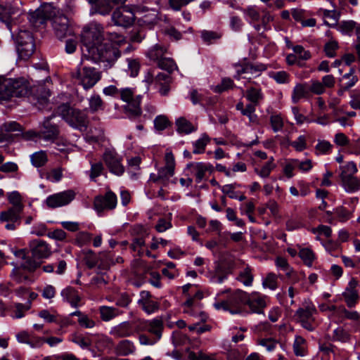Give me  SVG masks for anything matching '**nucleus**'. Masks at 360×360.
Wrapping results in <instances>:
<instances>
[{"instance_id": "09e8293b", "label": "nucleus", "mask_w": 360, "mask_h": 360, "mask_svg": "<svg viewBox=\"0 0 360 360\" xmlns=\"http://www.w3.org/2000/svg\"><path fill=\"white\" fill-rule=\"evenodd\" d=\"M256 106L254 103H249L242 110L241 113L243 115L248 116L250 122H255L257 118V116L254 115Z\"/></svg>"}, {"instance_id": "c9c22d12", "label": "nucleus", "mask_w": 360, "mask_h": 360, "mask_svg": "<svg viewBox=\"0 0 360 360\" xmlns=\"http://www.w3.org/2000/svg\"><path fill=\"white\" fill-rule=\"evenodd\" d=\"M171 125V122L165 115H159L154 120V127L157 131H162Z\"/></svg>"}, {"instance_id": "ea45409f", "label": "nucleus", "mask_w": 360, "mask_h": 360, "mask_svg": "<svg viewBox=\"0 0 360 360\" xmlns=\"http://www.w3.org/2000/svg\"><path fill=\"white\" fill-rule=\"evenodd\" d=\"M209 141L210 138L208 136L204 134L201 139L195 141L194 144L195 148L193 150V153L199 154L203 153L205 151V146L209 143Z\"/></svg>"}, {"instance_id": "2eb2a0df", "label": "nucleus", "mask_w": 360, "mask_h": 360, "mask_svg": "<svg viewBox=\"0 0 360 360\" xmlns=\"http://www.w3.org/2000/svg\"><path fill=\"white\" fill-rule=\"evenodd\" d=\"M32 252V258L43 259L50 256L51 252L49 245L41 240H33L29 244Z\"/></svg>"}, {"instance_id": "774afa93", "label": "nucleus", "mask_w": 360, "mask_h": 360, "mask_svg": "<svg viewBox=\"0 0 360 360\" xmlns=\"http://www.w3.org/2000/svg\"><path fill=\"white\" fill-rule=\"evenodd\" d=\"M188 359L189 360H212V359L209 356L202 353V352H199V354L198 355L193 352H190L188 354Z\"/></svg>"}, {"instance_id": "a18cd8bd", "label": "nucleus", "mask_w": 360, "mask_h": 360, "mask_svg": "<svg viewBox=\"0 0 360 360\" xmlns=\"http://www.w3.org/2000/svg\"><path fill=\"white\" fill-rule=\"evenodd\" d=\"M338 48V42L335 41H331L325 44L324 51L328 57L333 58L335 56V51Z\"/></svg>"}, {"instance_id": "f704fd0d", "label": "nucleus", "mask_w": 360, "mask_h": 360, "mask_svg": "<svg viewBox=\"0 0 360 360\" xmlns=\"http://www.w3.org/2000/svg\"><path fill=\"white\" fill-rule=\"evenodd\" d=\"M100 313L101 319L107 321L117 314V310L113 307L103 306L100 308Z\"/></svg>"}, {"instance_id": "58836bf2", "label": "nucleus", "mask_w": 360, "mask_h": 360, "mask_svg": "<svg viewBox=\"0 0 360 360\" xmlns=\"http://www.w3.org/2000/svg\"><path fill=\"white\" fill-rule=\"evenodd\" d=\"M84 260L89 269L94 268L98 264V258L92 250H88L84 252Z\"/></svg>"}, {"instance_id": "6ab92c4d", "label": "nucleus", "mask_w": 360, "mask_h": 360, "mask_svg": "<svg viewBox=\"0 0 360 360\" xmlns=\"http://www.w3.org/2000/svg\"><path fill=\"white\" fill-rule=\"evenodd\" d=\"M61 295L71 306L77 307L78 302L80 301V297L77 291L72 287H67L61 292Z\"/></svg>"}, {"instance_id": "a19ab883", "label": "nucleus", "mask_w": 360, "mask_h": 360, "mask_svg": "<svg viewBox=\"0 0 360 360\" xmlns=\"http://www.w3.org/2000/svg\"><path fill=\"white\" fill-rule=\"evenodd\" d=\"M299 255L300 258L304 261L305 264H307L309 266H311L312 262L314 259V255L310 249H302L299 252Z\"/></svg>"}, {"instance_id": "9b49d317", "label": "nucleus", "mask_w": 360, "mask_h": 360, "mask_svg": "<svg viewBox=\"0 0 360 360\" xmlns=\"http://www.w3.org/2000/svg\"><path fill=\"white\" fill-rule=\"evenodd\" d=\"M52 26L54 30L56 36L62 39L70 32L69 20L63 14L56 15L55 12L52 13Z\"/></svg>"}, {"instance_id": "6e6552de", "label": "nucleus", "mask_w": 360, "mask_h": 360, "mask_svg": "<svg viewBox=\"0 0 360 360\" xmlns=\"http://www.w3.org/2000/svg\"><path fill=\"white\" fill-rule=\"evenodd\" d=\"M53 9L50 5H45L29 13L28 20L34 28H39L46 25V21L52 18Z\"/></svg>"}, {"instance_id": "4468645a", "label": "nucleus", "mask_w": 360, "mask_h": 360, "mask_svg": "<svg viewBox=\"0 0 360 360\" xmlns=\"http://www.w3.org/2000/svg\"><path fill=\"white\" fill-rule=\"evenodd\" d=\"M117 204V197L112 191L106 193L105 196H97L94 200L95 210L101 212L105 209L112 210Z\"/></svg>"}, {"instance_id": "c85d7f7f", "label": "nucleus", "mask_w": 360, "mask_h": 360, "mask_svg": "<svg viewBox=\"0 0 360 360\" xmlns=\"http://www.w3.org/2000/svg\"><path fill=\"white\" fill-rule=\"evenodd\" d=\"M166 51V49L160 45H155L149 50L148 56L153 60L158 61L160 58H163V56Z\"/></svg>"}, {"instance_id": "39448f33", "label": "nucleus", "mask_w": 360, "mask_h": 360, "mask_svg": "<svg viewBox=\"0 0 360 360\" xmlns=\"http://www.w3.org/2000/svg\"><path fill=\"white\" fill-rule=\"evenodd\" d=\"M80 65L81 67L72 73V77L77 79L85 89H90L101 79V72L94 68L82 66V63Z\"/></svg>"}, {"instance_id": "13d9d810", "label": "nucleus", "mask_w": 360, "mask_h": 360, "mask_svg": "<svg viewBox=\"0 0 360 360\" xmlns=\"http://www.w3.org/2000/svg\"><path fill=\"white\" fill-rule=\"evenodd\" d=\"M104 167L101 162H97L91 165V172H90V178L91 179H95L97 176L101 175L102 171Z\"/></svg>"}, {"instance_id": "7ed1b4c3", "label": "nucleus", "mask_w": 360, "mask_h": 360, "mask_svg": "<svg viewBox=\"0 0 360 360\" xmlns=\"http://www.w3.org/2000/svg\"><path fill=\"white\" fill-rule=\"evenodd\" d=\"M56 113L75 129L80 131H85L87 129L89 119L85 111L74 108L68 103H63L57 107Z\"/></svg>"}, {"instance_id": "680f3d73", "label": "nucleus", "mask_w": 360, "mask_h": 360, "mask_svg": "<svg viewBox=\"0 0 360 360\" xmlns=\"http://www.w3.org/2000/svg\"><path fill=\"white\" fill-rule=\"evenodd\" d=\"M264 287H268L271 290L276 288V276L274 274H269L263 283Z\"/></svg>"}, {"instance_id": "79ce46f5", "label": "nucleus", "mask_w": 360, "mask_h": 360, "mask_svg": "<svg viewBox=\"0 0 360 360\" xmlns=\"http://www.w3.org/2000/svg\"><path fill=\"white\" fill-rule=\"evenodd\" d=\"M8 198L15 210H22L23 205L21 202V196L18 192L13 191L9 193Z\"/></svg>"}, {"instance_id": "e433bc0d", "label": "nucleus", "mask_w": 360, "mask_h": 360, "mask_svg": "<svg viewBox=\"0 0 360 360\" xmlns=\"http://www.w3.org/2000/svg\"><path fill=\"white\" fill-rule=\"evenodd\" d=\"M238 279L245 285H250L253 281V276L251 273V269L247 266L238 275Z\"/></svg>"}, {"instance_id": "e2e57ef3", "label": "nucleus", "mask_w": 360, "mask_h": 360, "mask_svg": "<svg viewBox=\"0 0 360 360\" xmlns=\"http://www.w3.org/2000/svg\"><path fill=\"white\" fill-rule=\"evenodd\" d=\"M236 184H228L225 185L221 188V191L225 195H228L230 198L235 199L237 198L238 196L236 195L234 189L236 187Z\"/></svg>"}, {"instance_id": "cd10ccee", "label": "nucleus", "mask_w": 360, "mask_h": 360, "mask_svg": "<svg viewBox=\"0 0 360 360\" xmlns=\"http://www.w3.org/2000/svg\"><path fill=\"white\" fill-rule=\"evenodd\" d=\"M114 333L120 338L127 337L132 333V328L129 322H124L115 328Z\"/></svg>"}, {"instance_id": "69168bd1", "label": "nucleus", "mask_w": 360, "mask_h": 360, "mask_svg": "<svg viewBox=\"0 0 360 360\" xmlns=\"http://www.w3.org/2000/svg\"><path fill=\"white\" fill-rule=\"evenodd\" d=\"M174 171L170 173L167 167H161L158 170V179H162V181H167L171 176L174 175Z\"/></svg>"}, {"instance_id": "72a5a7b5", "label": "nucleus", "mask_w": 360, "mask_h": 360, "mask_svg": "<svg viewBox=\"0 0 360 360\" xmlns=\"http://www.w3.org/2000/svg\"><path fill=\"white\" fill-rule=\"evenodd\" d=\"M163 329V324L161 320L154 319L150 323L148 331L156 335L157 339H160Z\"/></svg>"}, {"instance_id": "a878e982", "label": "nucleus", "mask_w": 360, "mask_h": 360, "mask_svg": "<svg viewBox=\"0 0 360 360\" xmlns=\"http://www.w3.org/2000/svg\"><path fill=\"white\" fill-rule=\"evenodd\" d=\"M247 304L252 312L257 314L263 313V309L266 306V303L262 298L250 299L249 297Z\"/></svg>"}, {"instance_id": "f8f14e48", "label": "nucleus", "mask_w": 360, "mask_h": 360, "mask_svg": "<svg viewBox=\"0 0 360 360\" xmlns=\"http://www.w3.org/2000/svg\"><path fill=\"white\" fill-rule=\"evenodd\" d=\"M103 160L110 172L116 175H122L124 167L122 165V158L114 151L107 150L103 154Z\"/></svg>"}, {"instance_id": "a211bd4d", "label": "nucleus", "mask_w": 360, "mask_h": 360, "mask_svg": "<svg viewBox=\"0 0 360 360\" xmlns=\"http://www.w3.org/2000/svg\"><path fill=\"white\" fill-rule=\"evenodd\" d=\"M340 179L345 190L349 192H353L360 189V181L352 175L342 172Z\"/></svg>"}, {"instance_id": "bb28decb", "label": "nucleus", "mask_w": 360, "mask_h": 360, "mask_svg": "<svg viewBox=\"0 0 360 360\" xmlns=\"http://www.w3.org/2000/svg\"><path fill=\"white\" fill-rule=\"evenodd\" d=\"M48 161L46 153L44 151H39L31 155V162L36 167L44 166Z\"/></svg>"}, {"instance_id": "423d86ee", "label": "nucleus", "mask_w": 360, "mask_h": 360, "mask_svg": "<svg viewBox=\"0 0 360 360\" xmlns=\"http://www.w3.org/2000/svg\"><path fill=\"white\" fill-rule=\"evenodd\" d=\"M120 96L122 100L127 103L124 108L129 117L135 118L141 115L142 111L140 108V96L134 97L132 90L127 88L121 91Z\"/></svg>"}, {"instance_id": "bf43d9fd", "label": "nucleus", "mask_w": 360, "mask_h": 360, "mask_svg": "<svg viewBox=\"0 0 360 360\" xmlns=\"http://www.w3.org/2000/svg\"><path fill=\"white\" fill-rule=\"evenodd\" d=\"M357 24L352 20L344 21L340 25V30L346 34H350L351 32L356 27Z\"/></svg>"}, {"instance_id": "6e6d98bb", "label": "nucleus", "mask_w": 360, "mask_h": 360, "mask_svg": "<svg viewBox=\"0 0 360 360\" xmlns=\"http://www.w3.org/2000/svg\"><path fill=\"white\" fill-rule=\"evenodd\" d=\"M128 68L130 70V75L131 77H136L138 75L140 64L135 59H128Z\"/></svg>"}, {"instance_id": "412c9836", "label": "nucleus", "mask_w": 360, "mask_h": 360, "mask_svg": "<svg viewBox=\"0 0 360 360\" xmlns=\"http://www.w3.org/2000/svg\"><path fill=\"white\" fill-rule=\"evenodd\" d=\"M176 125L177 127V131L179 134H190L195 131L194 126L184 117H179L176 121Z\"/></svg>"}, {"instance_id": "052dcab7", "label": "nucleus", "mask_w": 360, "mask_h": 360, "mask_svg": "<svg viewBox=\"0 0 360 360\" xmlns=\"http://www.w3.org/2000/svg\"><path fill=\"white\" fill-rule=\"evenodd\" d=\"M165 167H167L168 170L169 171V172L172 173V170L174 171L175 161H174V157L173 155V153L171 151L166 153L165 157Z\"/></svg>"}, {"instance_id": "37998d69", "label": "nucleus", "mask_w": 360, "mask_h": 360, "mask_svg": "<svg viewBox=\"0 0 360 360\" xmlns=\"http://www.w3.org/2000/svg\"><path fill=\"white\" fill-rule=\"evenodd\" d=\"M203 41L207 44H212L214 41L221 38V34L213 31L204 30L201 33Z\"/></svg>"}, {"instance_id": "5701e85b", "label": "nucleus", "mask_w": 360, "mask_h": 360, "mask_svg": "<svg viewBox=\"0 0 360 360\" xmlns=\"http://www.w3.org/2000/svg\"><path fill=\"white\" fill-rule=\"evenodd\" d=\"M51 93L49 89H46L44 86H40L37 89V102L35 105H38V108H40L41 106H44L49 101V97L50 96Z\"/></svg>"}, {"instance_id": "3c124183", "label": "nucleus", "mask_w": 360, "mask_h": 360, "mask_svg": "<svg viewBox=\"0 0 360 360\" xmlns=\"http://www.w3.org/2000/svg\"><path fill=\"white\" fill-rule=\"evenodd\" d=\"M16 338H17L18 340L20 342L29 344L32 347L37 346V339L36 340V342H34L31 340L30 335L25 331H22V332L18 333L16 335Z\"/></svg>"}, {"instance_id": "4d7b16f0", "label": "nucleus", "mask_w": 360, "mask_h": 360, "mask_svg": "<svg viewBox=\"0 0 360 360\" xmlns=\"http://www.w3.org/2000/svg\"><path fill=\"white\" fill-rule=\"evenodd\" d=\"M270 122L273 130L274 131H278L281 129L283 127V122L282 118L279 115H272L270 117Z\"/></svg>"}, {"instance_id": "f257e3e1", "label": "nucleus", "mask_w": 360, "mask_h": 360, "mask_svg": "<svg viewBox=\"0 0 360 360\" xmlns=\"http://www.w3.org/2000/svg\"><path fill=\"white\" fill-rule=\"evenodd\" d=\"M104 29L97 22H91L83 30L82 34V51L84 57L96 63H107L105 67H111L120 56L118 48L111 43H103Z\"/></svg>"}, {"instance_id": "c756f323", "label": "nucleus", "mask_w": 360, "mask_h": 360, "mask_svg": "<svg viewBox=\"0 0 360 360\" xmlns=\"http://www.w3.org/2000/svg\"><path fill=\"white\" fill-rule=\"evenodd\" d=\"M146 33L144 28L135 27L131 30L129 38L132 42L140 43L146 37Z\"/></svg>"}, {"instance_id": "1a4fd4ad", "label": "nucleus", "mask_w": 360, "mask_h": 360, "mask_svg": "<svg viewBox=\"0 0 360 360\" xmlns=\"http://www.w3.org/2000/svg\"><path fill=\"white\" fill-rule=\"evenodd\" d=\"M134 13L126 7L117 8L112 14V20L117 26L129 27L134 23Z\"/></svg>"}, {"instance_id": "f03ea898", "label": "nucleus", "mask_w": 360, "mask_h": 360, "mask_svg": "<svg viewBox=\"0 0 360 360\" xmlns=\"http://www.w3.org/2000/svg\"><path fill=\"white\" fill-rule=\"evenodd\" d=\"M29 83L23 78L11 79L0 76V101H8L11 97H25L30 92Z\"/></svg>"}, {"instance_id": "5fc2aeb1", "label": "nucleus", "mask_w": 360, "mask_h": 360, "mask_svg": "<svg viewBox=\"0 0 360 360\" xmlns=\"http://www.w3.org/2000/svg\"><path fill=\"white\" fill-rule=\"evenodd\" d=\"M292 49L295 54L299 56V58L302 60H308L311 57V53L309 51H305L303 46L297 45L292 47Z\"/></svg>"}, {"instance_id": "8fccbe9b", "label": "nucleus", "mask_w": 360, "mask_h": 360, "mask_svg": "<svg viewBox=\"0 0 360 360\" xmlns=\"http://www.w3.org/2000/svg\"><path fill=\"white\" fill-rule=\"evenodd\" d=\"M31 307V301H28L27 304H23L20 303L15 304V317L16 319H20L24 316L23 311H27Z\"/></svg>"}, {"instance_id": "b1692460", "label": "nucleus", "mask_w": 360, "mask_h": 360, "mask_svg": "<svg viewBox=\"0 0 360 360\" xmlns=\"http://www.w3.org/2000/svg\"><path fill=\"white\" fill-rule=\"evenodd\" d=\"M14 8L10 5L0 4V21L6 24L9 27L11 16L13 14Z\"/></svg>"}, {"instance_id": "4be33fe9", "label": "nucleus", "mask_w": 360, "mask_h": 360, "mask_svg": "<svg viewBox=\"0 0 360 360\" xmlns=\"http://www.w3.org/2000/svg\"><path fill=\"white\" fill-rule=\"evenodd\" d=\"M22 210H15L14 207L9 208L6 212H1L0 214V220L1 221L16 222L19 219V214Z\"/></svg>"}, {"instance_id": "864d4df0", "label": "nucleus", "mask_w": 360, "mask_h": 360, "mask_svg": "<svg viewBox=\"0 0 360 360\" xmlns=\"http://www.w3.org/2000/svg\"><path fill=\"white\" fill-rule=\"evenodd\" d=\"M103 101L99 96H92L89 101V108L92 112H96L101 108Z\"/></svg>"}, {"instance_id": "603ef678", "label": "nucleus", "mask_w": 360, "mask_h": 360, "mask_svg": "<svg viewBox=\"0 0 360 360\" xmlns=\"http://www.w3.org/2000/svg\"><path fill=\"white\" fill-rule=\"evenodd\" d=\"M195 169L196 170V181L200 182L205 176V173L207 172L205 164L202 162H197L195 165Z\"/></svg>"}, {"instance_id": "c03bdc74", "label": "nucleus", "mask_w": 360, "mask_h": 360, "mask_svg": "<svg viewBox=\"0 0 360 360\" xmlns=\"http://www.w3.org/2000/svg\"><path fill=\"white\" fill-rule=\"evenodd\" d=\"M1 131H4L6 134L12 131H18L21 132L22 129L21 126L17 123L16 122H11L8 123H4L0 128Z\"/></svg>"}, {"instance_id": "338daca9", "label": "nucleus", "mask_w": 360, "mask_h": 360, "mask_svg": "<svg viewBox=\"0 0 360 360\" xmlns=\"http://www.w3.org/2000/svg\"><path fill=\"white\" fill-rule=\"evenodd\" d=\"M334 338L339 341L346 342L349 340V335L342 328L334 330Z\"/></svg>"}, {"instance_id": "0e129e2a", "label": "nucleus", "mask_w": 360, "mask_h": 360, "mask_svg": "<svg viewBox=\"0 0 360 360\" xmlns=\"http://www.w3.org/2000/svg\"><path fill=\"white\" fill-rule=\"evenodd\" d=\"M47 236L58 240H63L66 238V233L62 229H56L53 231L49 232Z\"/></svg>"}, {"instance_id": "4c0bfd02", "label": "nucleus", "mask_w": 360, "mask_h": 360, "mask_svg": "<svg viewBox=\"0 0 360 360\" xmlns=\"http://www.w3.org/2000/svg\"><path fill=\"white\" fill-rule=\"evenodd\" d=\"M234 86L233 81L231 78H223L220 84L217 85L214 91L216 93L220 94L229 89H232Z\"/></svg>"}, {"instance_id": "f3484780", "label": "nucleus", "mask_w": 360, "mask_h": 360, "mask_svg": "<svg viewBox=\"0 0 360 360\" xmlns=\"http://www.w3.org/2000/svg\"><path fill=\"white\" fill-rule=\"evenodd\" d=\"M119 4H115L112 0H100L94 6H92L91 13H98L102 15L110 14L115 6Z\"/></svg>"}, {"instance_id": "7c9ffc66", "label": "nucleus", "mask_w": 360, "mask_h": 360, "mask_svg": "<svg viewBox=\"0 0 360 360\" xmlns=\"http://www.w3.org/2000/svg\"><path fill=\"white\" fill-rule=\"evenodd\" d=\"M342 296L349 307H353L359 297L356 290H350L349 288L343 292Z\"/></svg>"}, {"instance_id": "9d476101", "label": "nucleus", "mask_w": 360, "mask_h": 360, "mask_svg": "<svg viewBox=\"0 0 360 360\" xmlns=\"http://www.w3.org/2000/svg\"><path fill=\"white\" fill-rule=\"evenodd\" d=\"M75 198V191L67 190L49 196L46 200V203L49 207L56 208L69 204Z\"/></svg>"}, {"instance_id": "393cba45", "label": "nucleus", "mask_w": 360, "mask_h": 360, "mask_svg": "<svg viewBox=\"0 0 360 360\" xmlns=\"http://www.w3.org/2000/svg\"><path fill=\"white\" fill-rule=\"evenodd\" d=\"M246 98L250 101V103H254L258 105L259 101L263 99V95L260 89L255 87H250L246 91Z\"/></svg>"}, {"instance_id": "20e7f679", "label": "nucleus", "mask_w": 360, "mask_h": 360, "mask_svg": "<svg viewBox=\"0 0 360 360\" xmlns=\"http://www.w3.org/2000/svg\"><path fill=\"white\" fill-rule=\"evenodd\" d=\"M15 42L20 58L26 60L34 52L35 44L30 31L20 30L15 37Z\"/></svg>"}, {"instance_id": "aec40b11", "label": "nucleus", "mask_w": 360, "mask_h": 360, "mask_svg": "<svg viewBox=\"0 0 360 360\" xmlns=\"http://www.w3.org/2000/svg\"><path fill=\"white\" fill-rule=\"evenodd\" d=\"M309 87L307 84H297L293 90L292 100L297 103L301 98H304L309 94Z\"/></svg>"}, {"instance_id": "ddd939ff", "label": "nucleus", "mask_w": 360, "mask_h": 360, "mask_svg": "<svg viewBox=\"0 0 360 360\" xmlns=\"http://www.w3.org/2000/svg\"><path fill=\"white\" fill-rule=\"evenodd\" d=\"M248 296L245 291L235 290L228 298L231 308V313L233 314L241 313L242 306L247 304V302H248Z\"/></svg>"}, {"instance_id": "0eeeda50", "label": "nucleus", "mask_w": 360, "mask_h": 360, "mask_svg": "<svg viewBox=\"0 0 360 360\" xmlns=\"http://www.w3.org/2000/svg\"><path fill=\"white\" fill-rule=\"evenodd\" d=\"M56 113L55 112L45 118L39 131V139H43L51 142H53L58 139L60 134L59 127L58 124L53 121L56 116Z\"/></svg>"}, {"instance_id": "dca6fc26", "label": "nucleus", "mask_w": 360, "mask_h": 360, "mask_svg": "<svg viewBox=\"0 0 360 360\" xmlns=\"http://www.w3.org/2000/svg\"><path fill=\"white\" fill-rule=\"evenodd\" d=\"M14 255L17 257L25 260V262L21 264V266L25 269H27L30 271H34L40 266L39 262H37L35 259L27 255L26 249L16 250L14 252Z\"/></svg>"}, {"instance_id": "2f4dec72", "label": "nucleus", "mask_w": 360, "mask_h": 360, "mask_svg": "<svg viewBox=\"0 0 360 360\" xmlns=\"http://www.w3.org/2000/svg\"><path fill=\"white\" fill-rule=\"evenodd\" d=\"M158 66L166 70L169 74H171L173 70L176 68V65L173 60L169 58H160L158 62Z\"/></svg>"}, {"instance_id": "49530a36", "label": "nucleus", "mask_w": 360, "mask_h": 360, "mask_svg": "<svg viewBox=\"0 0 360 360\" xmlns=\"http://www.w3.org/2000/svg\"><path fill=\"white\" fill-rule=\"evenodd\" d=\"M275 167V165L271 161H268L260 171L255 169V172L263 178L268 177L271 171Z\"/></svg>"}, {"instance_id": "473e14b6", "label": "nucleus", "mask_w": 360, "mask_h": 360, "mask_svg": "<svg viewBox=\"0 0 360 360\" xmlns=\"http://www.w3.org/2000/svg\"><path fill=\"white\" fill-rule=\"evenodd\" d=\"M314 311H316V309L310 307L305 309L300 308L296 311V315L298 316L300 321H309L312 319V314Z\"/></svg>"}, {"instance_id": "de8ad7c7", "label": "nucleus", "mask_w": 360, "mask_h": 360, "mask_svg": "<svg viewBox=\"0 0 360 360\" xmlns=\"http://www.w3.org/2000/svg\"><path fill=\"white\" fill-rule=\"evenodd\" d=\"M335 213L337 214L340 221H347L352 215V212L342 206L337 207L335 210Z\"/></svg>"}]
</instances>
